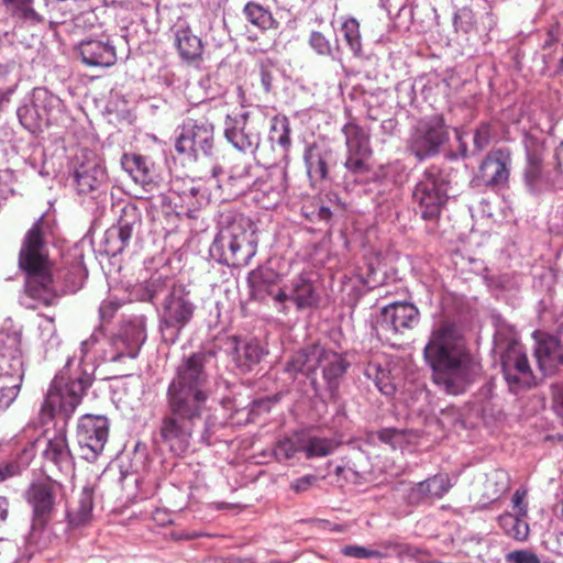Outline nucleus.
Masks as SVG:
<instances>
[{
    "mask_svg": "<svg viewBox=\"0 0 563 563\" xmlns=\"http://www.w3.org/2000/svg\"><path fill=\"white\" fill-rule=\"evenodd\" d=\"M101 340L107 345L100 351V357L106 362H121L123 358H135L142 344L146 340L145 318L135 317L119 330L111 339H104L102 332H95L89 339L82 341L81 352L88 354L97 347Z\"/></svg>",
    "mask_w": 563,
    "mask_h": 563,
    "instance_id": "5",
    "label": "nucleus"
},
{
    "mask_svg": "<svg viewBox=\"0 0 563 563\" xmlns=\"http://www.w3.org/2000/svg\"><path fill=\"white\" fill-rule=\"evenodd\" d=\"M419 322V310L409 302H394L382 309L377 329L386 333H398L412 329Z\"/></svg>",
    "mask_w": 563,
    "mask_h": 563,
    "instance_id": "17",
    "label": "nucleus"
},
{
    "mask_svg": "<svg viewBox=\"0 0 563 563\" xmlns=\"http://www.w3.org/2000/svg\"><path fill=\"white\" fill-rule=\"evenodd\" d=\"M299 449L295 440L284 439L277 443L274 454L278 460H288L292 457Z\"/></svg>",
    "mask_w": 563,
    "mask_h": 563,
    "instance_id": "51",
    "label": "nucleus"
},
{
    "mask_svg": "<svg viewBox=\"0 0 563 563\" xmlns=\"http://www.w3.org/2000/svg\"><path fill=\"white\" fill-rule=\"evenodd\" d=\"M12 89H8L7 91L0 92V106L9 101Z\"/></svg>",
    "mask_w": 563,
    "mask_h": 563,
    "instance_id": "63",
    "label": "nucleus"
},
{
    "mask_svg": "<svg viewBox=\"0 0 563 563\" xmlns=\"http://www.w3.org/2000/svg\"><path fill=\"white\" fill-rule=\"evenodd\" d=\"M261 81H262V85L264 87V90L266 92H268L271 90V87H272V81H273V78L271 76V74L266 70H262L261 73Z\"/></svg>",
    "mask_w": 563,
    "mask_h": 563,
    "instance_id": "61",
    "label": "nucleus"
},
{
    "mask_svg": "<svg viewBox=\"0 0 563 563\" xmlns=\"http://www.w3.org/2000/svg\"><path fill=\"white\" fill-rule=\"evenodd\" d=\"M448 140L449 132L444 120L434 115L419 121L413 128L409 139V150L419 159H423L438 154Z\"/></svg>",
    "mask_w": 563,
    "mask_h": 563,
    "instance_id": "10",
    "label": "nucleus"
},
{
    "mask_svg": "<svg viewBox=\"0 0 563 563\" xmlns=\"http://www.w3.org/2000/svg\"><path fill=\"white\" fill-rule=\"evenodd\" d=\"M303 158L312 184L327 179L330 165L334 163L331 148L312 144L307 147Z\"/></svg>",
    "mask_w": 563,
    "mask_h": 563,
    "instance_id": "24",
    "label": "nucleus"
},
{
    "mask_svg": "<svg viewBox=\"0 0 563 563\" xmlns=\"http://www.w3.org/2000/svg\"><path fill=\"white\" fill-rule=\"evenodd\" d=\"M257 239L253 223L245 218L234 219L214 238L210 254L219 263L245 266L256 254Z\"/></svg>",
    "mask_w": 563,
    "mask_h": 563,
    "instance_id": "3",
    "label": "nucleus"
},
{
    "mask_svg": "<svg viewBox=\"0 0 563 563\" xmlns=\"http://www.w3.org/2000/svg\"><path fill=\"white\" fill-rule=\"evenodd\" d=\"M332 216L331 210L328 207H320L318 210V217L322 220L328 221Z\"/></svg>",
    "mask_w": 563,
    "mask_h": 563,
    "instance_id": "62",
    "label": "nucleus"
},
{
    "mask_svg": "<svg viewBox=\"0 0 563 563\" xmlns=\"http://www.w3.org/2000/svg\"><path fill=\"white\" fill-rule=\"evenodd\" d=\"M511 153L508 148L490 151L482 162L478 178L486 186H499L508 181Z\"/></svg>",
    "mask_w": 563,
    "mask_h": 563,
    "instance_id": "19",
    "label": "nucleus"
},
{
    "mask_svg": "<svg viewBox=\"0 0 563 563\" xmlns=\"http://www.w3.org/2000/svg\"><path fill=\"white\" fill-rule=\"evenodd\" d=\"M322 347L313 345L309 349L298 351L287 362L286 372L296 375L298 373L310 374L316 371L320 363Z\"/></svg>",
    "mask_w": 563,
    "mask_h": 563,
    "instance_id": "31",
    "label": "nucleus"
},
{
    "mask_svg": "<svg viewBox=\"0 0 563 563\" xmlns=\"http://www.w3.org/2000/svg\"><path fill=\"white\" fill-rule=\"evenodd\" d=\"M341 552L345 556L356 559H380L384 556V554L380 551L362 545H345L342 548Z\"/></svg>",
    "mask_w": 563,
    "mask_h": 563,
    "instance_id": "43",
    "label": "nucleus"
},
{
    "mask_svg": "<svg viewBox=\"0 0 563 563\" xmlns=\"http://www.w3.org/2000/svg\"><path fill=\"white\" fill-rule=\"evenodd\" d=\"M318 366L322 368L323 378L328 388L334 391L346 373L349 363L343 355L333 351H327L322 347V355L320 356Z\"/></svg>",
    "mask_w": 563,
    "mask_h": 563,
    "instance_id": "30",
    "label": "nucleus"
},
{
    "mask_svg": "<svg viewBox=\"0 0 563 563\" xmlns=\"http://www.w3.org/2000/svg\"><path fill=\"white\" fill-rule=\"evenodd\" d=\"M178 153L188 154L194 159L209 156L213 148V126L207 120L188 121L177 139Z\"/></svg>",
    "mask_w": 563,
    "mask_h": 563,
    "instance_id": "13",
    "label": "nucleus"
},
{
    "mask_svg": "<svg viewBox=\"0 0 563 563\" xmlns=\"http://www.w3.org/2000/svg\"><path fill=\"white\" fill-rule=\"evenodd\" d=\"M77 51L82 63L89 67H110L118 58L109 37L84 40L78 44Z\"/></svg>",
    "mask_w": 563,
    "mask_h": 563,
    "instance_id": "20",
    "label": "nucleus"
},
{
    "mask_svg": "<svg viewBox=\"0 0 563 563\" xmlns=\"http://www.w3.org/2000/svg\"><path fill=\"white\" fill-rule=\"evenodd\" d=\"M316 481V477L312 475H307L300 477L291 483V488L296 492H305L307 490L312 483Z\"/></svg>",
    "mask_w": 563,
    "mask_h": 563,
    "instance_id": "57",
    "label": "nucleus"
},
{
    "mask_svg": "<svg viewBox=\"0 0 563 563\" xmlns=\"http://www.w3.org/2000/svg\"><path fill=\"white\" fill-rule=\"evenodd\" d=\"M49 223L41 217L26 232L19 254V265L26 273V294L46 306L56 298L52 264L45 239Z\"/></svg>",
    "mask_w": 563,
    "mask_h": 563,
    "instance_id": "2",
    "label": "nucleus"
},
{
    "mask_svg": "<svg viewBox=\"0 0 563 563\" xmlns=\"http://www.w3.org/2000/svg\"><path fill=\"white\" fill-rule=\"evenodd\" d=\"M48 10L59 13L62 18L71 15L75 9L76 0H44Z\"/></svg>",
    "mask_w": 563,
    "mask_h": 563,
    "instance_id": "50",
    "label": "nucleus"
},
{
    "mask_svg": "<svg viewBox=\"0 0 563 563\" xmlns=\"http://www.w3.org/2000/svg\"><path fill=\"white\" fill-rule=\"evenodd\" d=\"M168 406L169 413L162 420L159 437L173 453L180 455L188 450L192 431L205 410L184 404L178 411L169 399Z\"/></svg>",
    "mask_w": 563,
    "mask_h": 563,
    "instance_id": "6",
    "label": "nucleus"
},
{
    "mask_svg": "<svg viewBox=\"0 0 563 563\" xmlns=\"http://www.w3.org/2000/svg\"><path fill=\"white\" fill-rule=\"evenodd\" d=\"M35 456V450L34 444L30 443L22 452L20 456V463L23 466L29 465V463L32 461V459Z\"/></svg>",
    "mask_w": 563,
    "mask_h": 563,
    "instance_id": "58",
    "label": "nucleus"
},
{
    "mask_svg": "<svg viewBox=\"0 0 563 563\" xmlns=\"http://www.w3.org/2000/svg\"><path fill=\"white\" fill-rule=\"evenodd\" d=\"M5 10L12 18H15L29 25H37L44 22V18L33 8L34 0H1Z\"/></svg>",
    "mask_w": 563,
    "mask_h": 563,
    "instance_id": "34",
    "label": "nucleus"
},
{
    "mask_svg": "<svg viewBox=\"0 0 563 563\" xmlns=\"http://www.w3.org/2000/svg\"><path fill=\"white\" fill-rule=\"evenodd\" d=\"M339 442L333 439L327 438H310L307 443L301 448L307 457H322L334 452L338 448Z\"/></svg>",
    "mask_w": 563,
    "mask_h": 563,
    "instance_id": "39",
    "label": "nucleus"
},
{
    "mask_svg": "<svg viewBox=\"0 0 563 563\" xmlns=\"http://www.w3.org/2000/svg\"><path fill=\"white\" fill-rule=\"evenodd\" d=\"M229 351L233 362L242 371H250L260 363L265 351L256 340L230 339Z\"/></svg>",
    "mask_w": 563,
    "mask_h": 563,
    "instance_id": "26",
    "label": "nucleus"
},
{
    "mask_svg": "<svg viewBox=\"0 0 563 563\" xmlns=\"http://www.w3.org/2000/svg\"><path fill=\"white\" fill-rule=\"evenodd\" d=\"M120 303L115 300H104L99 309L102 320H110L114 312L119 309Z\"/></svg>",
    "mask_w": 563,
    "mask_h": 563,
    "instance_id": "56",
    "label": "nucleus"
},
{
    "mask_svg": "<svg viewBox=\"0 0 563 563\" xmlns=\"http://www.w3.org/2000/svg\"><path fill=\"white\" fill-rule=\"evenodd\" d=\"M93 508V489L85 486L80 492L76 505L68 511L69 522L73 526H82L88 523L92 518Z\"/></svg>",
    "mask_w": 563,
    "mask_h": 563,
    "instance_id": "33",
    "label": "nucleus"
},
{
    "mask_svg": "<svg viewBox=\"0 0 563 563\" xmlns=\"http://www.w3.org/2000/svg\"><path fill=\"white\" fill-rule=\"evenodd\" d=\"M165 278L153 276L143 286V294L140 296L142 301H152L165 287Z\"/></svg>",
    "mask_w": 563,
    "mask_h": 563,
    "instance_id": "47",
    "label": "nucleus"
},
{
    "mask_svg": "<svg viewBox=\"0 0 563 563\" xmlns=\"http://www.w3.org/2000/svg\"><path fill=\"white\" fill-rule=\"evenodd\" d=\"M59 486L44 482L33 484L27 490V501L33 509V529L43 528L52 518Z\"/></svg>",
    "mask_w": 563,
    "mask_h": 563,
    "instance_id": "16",
    "label": "nucleus"
},
{
    "mask_svg": "<svg viewBox=\"0 0 563 563\" xmlns=\"http://www.w3.org/2000/svg\"><path fill=\"white\" fill-rule=\"evenodd\" d=\"M526 497L527 490L523 488L517 489L512 496V509L521 517L527 515Z\"/></svg>",
    "mask_w": 563,
    "mask_h": 563,
    "instance_id": "53",
    "label": "nucleus"
},
{
    "mask_svg": "<svg viewBox=\"0 0 563 563\" xmlns=\"http://www.w3.org/2000/svg\"><path fill=\"white\" fill-rule=\"evenodd\" d=\"M510 478L506 471L494 470L486 475L484 483V495L490 500H497L509 489Z\"/></svg>",
    "mask_w": 563,
    "mask_h": 563,
    "instance_id": "36",
    "label": "nucleus"
},
{
    "mask_svg": "<svg viewBox=\"0 0 563 563\" xmlns=\"http://www.w3.org/2000/svg\"><path fill=\"white\" fill-rule=\"evenodd\" d=\"M285 289L287 301L294 302L298 310L316 308L321 299L317 280L311 274L296 276Z\"/></svg>",
    "mask_w": 563,
    "mask_h": 563,
    "instance_id": "21",
    "label": "nucleus"
},
{
    "mask_svg": "<svg viewBox=\"0 0 563 563\" xmlns=\"http://www.w3.org/2000/svg\"><path fill=\"white\" fill-rule=\"evenodd\" d=\"M9 515V500L0 496V526L5 522Z\"/></svg>",
    "mask_w": 563,
    "mask_h": 563,
    "instance_id": "60",
    "label": "nucleus"
},
{
    "mask_svg": "<svg viewBox=\"0 0 563 563\" xmlns=\"http://www.w3.org/2000/svg\"><path fill=\"white\" fill-rule=\"evenodd\" d=\"M121 165L145 191H152L156 187L152 164L144 156L134 153L124 154L121 158Z\"/></svg>",
    "mask_w": 563,
    "mask_h": 563,
    "instance_id": "28",
    "label": "nucleus"
},
{
    "mask_svg": "<svg viewBox=\"0 0 563 563\" xmlns=\"http://www.w3.org/2000/svg\"><path fill=\"white\" fill-rule=\"evenodd\" d=\"M342 132L345 136L347 153L356 155L371 154L368 134L364 129L353 122H349L343 126Z\"/></svg>",
    "mask_w": 563,
    "mask_h": 563,
    "instance_id": "35",
    "label": "nucleus"
},
{
    "mask_svg": "<svg viewBox=\"0 0 563 563\" xmlns=\"http://www.w3.org/2000/svg\"><path fill=\"white\" fill-rule=\"evenodd\" d=\"M520 517L517 514H505L498 520L499 526L508 537L518 541H525L529 536V525Z\"/></svg>",
    "mask_w": 563,
    "mask_h": 563,
    "instance_id": "37",
    "label": "nucleus"
},
{
    "mask_svg": "<svg viewBox=\"0 0 563 563\" xmlns=\"http://www.w3.org/2000/svg\"><path fill=\"white\" fill-rule=\"evenodd\" d=\"M368 156L369 155H356L347 153L344 167L355 177L365 175L368 172V167L365 163Z\"/></svg>",
    "mask_w": 563,
    "mask_h": 563,
    "instance_id": "44",
    "label": "nucleus"
},
{
    "mask_svg": "<svg viewBox=\"0 0 563 563\" xmlns=\"http://www.w3.org/2000/svg\"><path fill=\"white\" fill-rule=\"evenodd\" d=\"M555 401L563 407V385L558 389L555 394Z\"/></svg>",
    "mask_w": 563,
    "mask_h": 563,
    "instance_id": "64",
    "label": "nucleus"
},
{
    "mask_svg": "<svg viewBox=\"0 0 563 563\" xmlns=\"http://www.w3.org/2000/svg\"><path fill=\"white\" fill-rule=\"evenodd\" d=\"M139 220L140 213L134 206H128L122 209L118 225L108 232L109 238L115 236L120 242L117 251H122L128 245L132 238L133 227Z\"/></svg>",
    "mask_w": 563,
    "mask_h": 563,
    "instance_id": "32",
    "label": "nucleus"
},
{
    "mask_svg": "<svg viewBox=\"0 0 563 563\" xmlns=\"http://www.w3.org/2000/svg\"><path fill=\"white\" fill-rule=\"evenodd\" d=\"M173 32L179 56L187 63L199 62L203 52L200 37L194 34L185 22L176 24Z\"/></svg>",
    "mask_w": 563,
    "mask_h": 563,
    "instance_id": "25",
    "label": "nucleus"
},
{
    "mask_svg": "<svg viewBox=\"0 0 563 563\" xmlns=\"http://www.w3.org/2000/svg\"><path fill=\"white\" fill-rule=\"evenodd\" d=\"M249 284L254 298L264 300L268 296L279 312L288 313L286 289L277 286L276 275L272 271H252L249 275Z\"/></svg>",
    "mask_w": 563,
    "mask_h": 563,
    "instance_id": "18",
    "label": "nucleus"
},
{
    "mask_svg": "<svg viewBox=\"0 0 563 563\" xmlns=\"http://www.w3.org/2000/svg\"><path fill=\"white\" fill-rule=\"evenodd\" d=\"M196 305L190 291L174 285L163 302L161 331L166 341L175 342L180 331L191 321Z\"/></svg>",
    "mask_w": 563,
    "mask_h": 563,
    "instance_id": "9",
    "label": "nucleus"
},
{
    "mask_svg": "<svg viewBox=\"0 0 563 563\" xmlns=\"http://www.w3.org/2000/svg\"><path fill=\"white\" fill-rule=\"evenodd\" d=\"M90 385L91 378L88 375L70 377L65 372H60L51 384L43 411L47 410L49 416L60 413L65 418L69 417Z\"/></svg>",
    "mask_w": 563,
    "mask_h": 563,
    "instance_id": "7",
    "label": "nucleus"
},
{
    "mask_svg": "<svg viewBox=\"0 0 563 563\" xmlns=\"http://www.w3.org/2000/svg\"><path fill=\"white\" fill-rule=\"evenodd\" d=\"M450 181L434 166L426 169L412 191L413 202L426 220L437 219L448 200Z\"/></svg>",
    "mask_w": 563,
    "mask_h": 563,
    "instance_id": "8",
    "label": "nucleus"
},
{
    "mask_svg": "<svg viewBox=\"0 0 563 563\" xmlns=\"http://www.w3.org/2000/svg\"><path fill=\"white\" fill-rule=\"evenodd\" d=\"M76 189L80 195L91 194L106 181V169L101 159L92 151H82L76 157L74 167Z\"/></svg>",
    "mask_w": 563,
    "mask_h": 563,
    "instance_id": "14",
    "label": "nucleus"
},
{
    "mask_svg": "<svg viewBox=\"0 0 563 563\" xmlns=\"http://www.w3.org/2000/svg\"><path fill=\"white\" fill-rule=\"evenodd\" d=\"M451 487L449 475L441 473L412 485L406 498L410 505L432 503L442 498Z\"/></svg>",
    "mask_w": 563,
    "mask_h": 563,
    "instance_id": "22",
    "label": "nucleus"
},
{
    "mask_svg": "<svg viewBox=\"0 0 563 563\" xmlns=\"http://www.w3.org/2000/svg\"><path fill=\"white\" fill-rule=\"evenodd\" d=\"M375 383L377 388L385 395H393L396 390L395 384L391 383L387 377L384 371H379Z\"/></svg>",
    "mask_w": 563,
    "mask_h": 563,
    "instance_id": "54",
    "label": "nucleus"
},
{
    "mask_svg": "<svg viewBox=\"0 0 563 563\" xmlns=\"http://www.w3.org/2000/svg\"><path fill=\"white\" fill-rule=\"evenodd\" d=\"M18 117L23 126L29 130H33L38 126L43 118L37 117L35 112V101L33 100L32 106H24L18 109Z\"/></svg>",
    "mask_w": 563,
    "mask_h": 563,
    "instance_id": "46",
    "label": "nucleus"
},
{
    "mask_svg": "<svg viewBox=\"0 0 563 563\" xmlns=\"http://www.w3.org/2000/svg\"><path fill=\"white\" fill-rule=\"evenodd\" d=\"M378 439L395 448L398 440L401 439V433L396 429H383L378 432Z\"/></svg>",
    "mask_w": 563,
    "mask_h": 563,
    "instance_id": "55",
    "label": "nucleus"
},
{
    "mask_svg": "<svg viewBox=\"0 0 563 563\" xmlns=\"http://www.w3.org/2000/svg\"><path fill=\"white\" fill-rule=\"evenodd\" d=\"M342 32L351 51L358 55L362 51L360 24L356 19L350 18L342 23Z\"/></svg>",
    "mask_w": 563,
    "mask_h": 563,
    "instance_id": "41",
    "label": "nucleus"
},
{
    "mask_svg": "<svg viewBox=\"0 0 563 563\" xmlns=\"http://www.w3.org/2000/svg\"><path fill=\"white\" fill-rule=\"evenodd\" d=\"M507 563H541L539 556L531 550H515L505 555Z\"/></svg>",
    "mask_w": 563,
    "mask_h": 563,
    "instance_id": "49",
    "label": "nucleus"
},
{
    "mask_svg": "<svg viewBox=\"0 0 563 563\" xmlns=\"http://www.w3.org/2000/svg\"><path fill=\"white\" fill-rule=\"evenodd\" d=\"M246 20L253 25L262 30H269L277 27V22L272 13L264 7L250 2L244 8Z\"/></svg>",
    "mask_w": 563,
    "mask_h": 563,
    "instance_id": "38",
    "label": "nucleus"
},
{
    "mask_svg": "<svg viewBox=\"0 0 563 563\" xmlns=\"http://www.w3.org/2000/svg\"><path fill=\"white\" fill-rule=\"evenodd\" d=\"M493 137V129L490 123H481L479 126L475 130L473 144L476 152H482L485 150Z\"/></svg>",
    "mask_w": 563,
    "mask_h": 563,
    "instance_id": "45",
    "label": "nucleus"
},
{
    "mask_svg": "<svg viewBox=\"0 0 563 563\" xmlns=\"http://www.w3.org/2000/svg\"><path fill=\"white\" fill-rule=\"evenodd\" d=\"M208 361L206 354L195 353L178 366L168 388V399L174 400L176 410L184 408V404L205 410L208 398L205 366Z\"/></svg>",
    "mask_w": 563,
    "mask_h": 563,
    "instance_id": "4",
    "label": "nucleus"
},
{
    "mask_svg": "<svg viewBox=\"0 0 563 563\" xmlns=\"http://www.w3.org/2000/svg\"><path fill=\"white\" fill-rule=\"evenodd\" d=\"M33 100L35 101V112L37 117L48 121L49 112L57 108L60 103L58 97L48 92L46 89H35L33 93Z\"/></svg>",
    "mask_w": 563,
    "mask_h": 563,
    "instance_id": "40",
    "label": "nucleus"
},
{
    "mask_svg": "<svg viewBox=\"0 0 563 563\" xmlns=\"http://www.w3.org/2000/svg\"><path fill=\"white\" fill-rule=\"evenodd\" d=\"M433 383L449 394H462L474 379L478 364L467 351L459 328L449 321L433 329L424 347Z\"/></svg>",
    "mask_w": 563,
    "mask_h": 563,
    "instance_id": "1",
    "label": "nucleus"
},
{
    "mask_svg": "<svg viewBox=\"0 0 563 563\" xmlns=\"http://www.w3.org/2000/svg\"><path fill=\"white\" fill-rule=\"evenodd\" d=\"M501 367L504 377L512 393L531 387L536 383L526 350L515 340L508 343L501 354Z\"/></svg>",
    "mask_w": 563,
    "mask_h": 563,
    "instance_id": "12",
    "label": "nucleus"
},
{
    "mask_svg": "<svg viewBox=\"0 0 563 563\" xmlns=\"http://www.w3.org/2000/svg\"><path fill=\"white\" fill-rule=\"evenodd\" d=\"M541 157L536 153L528 154V164L525 172L526 184L531 191H536L541 179Z\"/></svg>",
    "mask_w": 563,
    "mask_h": 563,
    "instance_id": "42",
    "label": "nucleus"
},
{
    "mask_svg": "<svg viewBox=\"0 0 563 563\" xmlns=\"http://www.w3.org/2000/svg\"><path fill=\"white\" fill-rule=\"evenodd\" d=\"M310 47L319 55L330 56L332 47L329 40L320 32H312L309 36Z\"/></svg>",
    "mask_w": 563,
    "mask_h": 563,
    "instance_id": "48",
    "label": "nucleus"
},
{
    "mask_svg": "<svg viewBox=\"0 0 563 563\" xmlns=\"http://www.w3.org/2000/svg\"><path fill=\"white\" fill-rule=\"evenodd\" d=\"M250 170H251V167L250 166H234V168L232 169V178H236V179H243V178H247L250 177Z\"/></svg>",
    "mask_w": 563,
    "mask_h": 563,
    "instance_id": "59",
    "label": "nucleus"
},
{
    "mask_svg": "<svg viewBox=\"0 0 563 563\" xmlns=\"http://www.w3.org/2000/svg\"><path fill=\"white\" fill-rule=\"evenodd\" d=\"M224 136L236 150L254 152L260 145V132L250 121L249 112L228 114L224 121Z\"/></svg>",
    "mask_w": 563,
    "mask_h": 563,
    "instance_id": "15",
    "label": "nucleus"
},
{
    "mask_svg": "<svg viewBox=\"0 0 563 563\" xmlns=\"http://www.w3.org/2000/svg\"><path fill=\"white\" fill-rule=\"evenodd\" d=\"M46 463H51L60 473L70 474L74 471V457L68 446L66 432L59 429L52 437H47L43 451Z\"/></svg>",
    "mask_w": 563,
    "mask_h": 563,
    "instance_id": "23",
    "label": "nucleus"
},
{
    "mask_svg": "<svg viewBox=\"0 0 563 563\" xmlns=\"http://www.w3.org/2000/svg\"><path fill=\"white\" fill-rule=\"evenodd\" d=\"M108 435L109 421L104 416H82L76 434L80 456L89 462L96 461L104 449Z\"/></svg>",
    "mask_w": 563,
    "mask_h": 563,
    "instance_id": "11",
    "label": "nucleus"
},
{
    "mask_svg": "<svg viewBox=\"0 0 563 563\" xmlns=\"http://www.w3.org/2000/svg\"><path fill=\"white\" fill-rule=\"evenodd\" d=\"M23 363L21 357H13V373L0 374V412L7 410L16 399L23 378Z\"/></svg>",
    "mask_w": 563,
    "mask_h": 563,
    "instance_id": "29",
    "label": "nucleus"
},
{
    "mask_svg": "<svg viewBox=\"0 0 563 563\" xmlns=\"http://www.w3.org/2000/svg\"><path fill=\"white\" fill-rule=\"evenodd\" d=\"M536 358L540 371L544 375H551L563 365V347L554 336H545L537 343Z\"/></svg>",
    "mask_w": 563,
    "mask_h": 563,
    "instance_id": "27",
    "label": "nucleus"
},
{
    "mask_svg": "<svg viewBox=\"0 0 563 563\" xmlns=\"http://www.w3.org/2000/svg\"><path fill=\"white\" fill-rule=\"evenodd\" d=\"M290 130L287 123L282 124L280 131H278L277 126H273L271 132V140L273 142H277V144L286 151L290 145Z\"/></svg>",
    "mask_w": 563,
    "mask_h": 563,
    "instance_id": "52",
    "label": "nucleus"
}]
</instances>
